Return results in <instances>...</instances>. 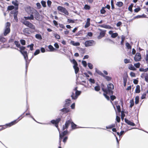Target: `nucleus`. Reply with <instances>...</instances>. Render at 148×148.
I'll list each match as a JSON object with an SVG mask.
<instances>
[{"mask_svg": "<svg viewBox=\"0 0 148 148\" xmlns=\"http://www.w3.org/2000/svg\"><path fill=\"white\" fill-rule=\"evenodd\" d=\"M26 11L28 13L34 15L35 18L37 19L39 14L38 12L33 8L30 7H27L26 9Z\"/></svg>", "mask_w": 148, "mask_h": 148, "instance_id": "f257e3e1", "label": "nucleus"}, {"mask_svg": "<svg viewBox=\"0 0 148 148\" xmlns=\"http://www.w3.org/2000/svg\"><path fill=\"white\" fill-rule=\"evenodd\" d=\"M12 3L15 6V7L14 8L13 5H10L8 6L7 10H17L18 9V1L15 0L14 1H12Z\"/></svg>", "mask_w": 148, "mask_h": 148, "instance_id": "f03ea898", "label": "nucleus"}, {"mask_svg": "<svg viewBox=\"0 0 148 148\" xmlns=\"http://www.w3.org/2000/svg\"><path fill=\"white\" fill-rule=\"evenodd\" d=\"M77 87H75L72 93L71 97L72 99H76L81 94V92L80 91L77 90Z\"/></svg>", "mask_w": 148, "mask_h": 148, "instance_id": "7ed1b4c3", "label": "nucleus"}, {"mask_svg": "<svg viewBox=\"0 0 148 148\" xmlns=\"http://www.w3.org/2000/svg\"><path fill=\"white\" fill-rule=\"evenodd\" d=\"M71 123V124L72 127L74 129L75 128L76 126V125L73 122H71L70 120H68L66 121L65 124V126H63V130H64L65 129L67 128Z\"/></svg>", "mask_w": 148, "mask_h": 148, "instance_id": "20e7f679", "label": "nucleus"}, {"mask_svg": "<svg viewBox=\"0 0 148 148\" xmlns=\"http://www.w3.org/2000/svg\"><path fill=\"white\" fill-rule=\"evenodd\" d=\"M23 117H22L18 120H17V119H16V120H15L11 122V123H10L8 124H7L6 125L3 126L2 128L1 129H0V130H2L3 129H5V128H7L8 126L10 127L11 126L15 124L16 123H17L18 121L19 120L23 118Z\"/></svg>", "mask_w": 148, "mask_h": 148, "instance_id": "39448f33", "label": "nucleus"}, {"mask_svg": "<svg viewBox=\"0 0 148 148\" xmlns=\"http://www.w3.org/2000/svg\"><path fill=\"white\" fill-rule=\"evenodd\" d=\"M20 49L21 50L20 52L24 56V58L26 61L28 59V56L27 51H24L25 49V47L23 46H21L20 47Z\"/></svg>", "mask_w": 148, "mask_h": 148, "instance_id": "423d86ee", "label": "nucleus"}, {"mask_svg": "<svg viewBox=\"0 0 148 148\" xmlns=\"http://www.w3.org/2000/svg\"><path fill=\"white\" fill-rule=\"evenodd\" d=\"M57 10L60 12L63 13L66 15H68L69 14V13L66 9L61 6H58Z\"/></svg>", "mask_w": 148, "mask_h": 148, "instance_id": "0eeeda50", "label": "nucleus"}, {"mask_svg": "<svg viewBox=\"0 0 148 148\" xmlns=\"http://www.w3.org/2000/svg\"><path fill=\"white\" fill-rule=\"evenodd\" d=\"M71 62H72L74 64L73 67L75 70V73L76 74L79 71V68L77 66V63L74 59H73L72 60H71Z\"/></svg>", "mask_w": 148, "mask_h": 148, "instance_id": "6e6552de", "label": "nucleus"}, {"mask_svg": "<svg viewBox=\"0 0 148 148\" xmlns=\"http://www.w3.org/2000/svg\"><path fill=\"white\" fill-rule=\"evenodd\" d=\"M10 23L7 22L5 24V31L4 32V35L5 36H6L10 32Z\"/></svg>", "mask_w": 148, "mask_h": 148, "instance_id": "1a4fd4ad", "label": "nucleus"}, {"mask_svg": "<svg viewBox=\"0 0 148 148\" xmlns=\"http://www.w3.org/2000/svg\"><path fill=\"white\" fill-rule=\"evenodd\" d=\"M95 42L93 40L86 41L84 43V45L86 47H88L94 46L95 44Z\"/></svg>", "mask_w": 148, "mask_h": 148, "instance_id": "9d476101", "label": "nucleus"}, {"mask_svg": "<svg viewBox=\"0 0 148 148\" xmlns=\"http://www.w3.org/2000/svg\"><path fill=\"white\" fill-rule=\"evenodd\" d=\"M58 131L59 132L60 134V138H59V143H60H60L61 141V140L62 138L66 135L67 134V132L66 131H64V132L62 133H60V130L58 128Z\"/></svg>", "mask_w": 148, "mask_h": 148, "instance_id": "9b49d317", "label": "nucleus"}, {"mask_svg": "<svg viewBox=\"0 0 148 148\" xmlns=\"http://www.w3.org/2000/svg\"><path fill=\"white\" fill-rule=\"evenodd\" d=\"M141 59V54L140 53H137L134 57V60L136 62L140 61Z\"/></svg>", "mask_w": 148, "mask_h": 148, "instance_id": "f8f14e48", "label": "nucleus"}, {"mask_svg": "<svg viewBox=\"0 0 148 148\" xmlns=\"http://www.w3.org/2000/svg\"><path fill=\"white\" fill-rule=\"evenodd\" d=\"M12 14H14V18L16 22L18 21V19L17 17V15L18 14V10H12L10 12Z\"/></svg>", "mask_w": 148, "mask_h": 148, "instance_id": "ddd939ff", "label": "nucleus"}, {"mask_svg": "<svg viewBox=\"0 0 148 148\" xmlns=\"http://www.w3.org/2000/svg\"><path fill=\"white\" fill-rule=\"evenodd\" d=\"M60 118L56 120H52L51 121V122L53 124H55V126L58 128V123H59V122L60 121Z\"/></svg>", "mask_w": 148, "mask_h": 148, "instance_id": "4468645a", "label": "nucleus"}, {"mask_svg": "<svg viewBox=\"0 0 148 148\" xmlns=\"http://www.w3.org/2000/svg\"><path fill=\"white\" fill-rule=\"evenodd\" d=\"M99 29L101 31V32L100 33L99 35L98 36L97 38L98 39H100L104 36L105 32L104 31L101 30L100 29Z\"/></svg>", "mask_w": 148, "mask_h": 148, "instance_id": "2eb2a0df", "label": "nucleus"}, {"mask_svg": "<svg viewBox=\"0 0 148 148\" xmlns=\"http://www.w3.org/2000/svg\"><path fill=\"white\" fill-rule=\"evenodd\" d=\"M108 91L110 92L111 91L112 92L111 90L113 89L114 88L113 85L111 83L107 85Z\"/></svg>", "mask_w": 148, "mask_h": 148, "instance_id": "dca6fc26", "label": "nucleus"}, {"mask_svg": "<svg viewBox=\"0 0 148 148\" xmlns=\"http://www.w3.org/2000/svg\"><path fill=\"white\" fill-rule=\"evenodd\" d=\"M109 34L111 35V37L113 38H115L118 36V34L116 33H113L112 31H110L109 32Z\"/></svg>", "mask_w": 148, "mask_h": 148, "instance_id": "f3484780", "label": "nucleus"}, {"mask_svg": "<svg viewBox=\"0 0 148 148\" xmlns=\"http://www.w3.org/2000/svg\"><path fill=\"white\" fill-rule=\"evenodd\" d=\"M90 19L89 18H88L87 19L86 24L84 26V27L85 28H87L89 27L90 25Z\"/></svg>", "mask_w": 148, "mask_h": 148, "instance_id": "a211bd4d", "label": "nucleus"}, {"mask_svg": "<svg viewBox=\"0 0 148 148\" xmlns=\"http://www.w3.org/2000/svg\"><path fill=\"white\" fill-rule=\"evenodd\" d=\"M34 15L31 14L29 16H24V18L25 20H34Z\"/></svg>", "mask_w": 148, "mask_h": 148, "instance_id": "6ab92c4d", "label": "nucleus"}, {"mask_svg": "<svg viewBox=\"0 0 148 148\" xmlns=\"http://www.w3.org/2000/svg\"><path fill=\"white\" fill-rule=\"evenodd\" d=\"M70 44L74 46H78L80 45L79 42H76L73 40H71Z\"/></svg>", "mask_w": 148, "mask_h": 148, "instance_id": "aec40b11", "label": "nucleus"}, {"mask_svg": "<svg viewBox=\"0 0 148 148\" xmlns=\"http://www.w3.org/2000/svg\"><path fill=\"white\" fill-rule=\"evenodd\" d=\"M125 122L128 125L131 126H135V124L131 122V121L126 119H125Z\"/></svg>", "mask_w": 148, "mask_h": 148, "instance_id": "412c9836", "label": "nucleus"}, {"mask_svg": "<svg viewBox=\"0 0 148 148\" xmlns=\"http://www.w3.org/2000/svg\"><path fill=\"white\" fill-rule=\"evenodd\" d=\"M102 90L104 92L106 93H104L103 94V95L108 100H109V96L106 95V94L107 93V90L106 89H104L103 88H102Z\"/></svg>", "mask_w": 148, "mask_h": 148, "instance_id": "4be33fe9", "label": "nucleus"}, {"mask_svg": "<svg viewBox=\"0 0 148 148\" xmlns=\"http://www.w3.org/2000/svg\"><path fill=\"white\" fill-rule=\"evenodd\" d=\"M29 29L28 28H26L23 30V34L25 35H27L29 34Z\"/></svg>", "mask_w": 148, "mask_h": 148, "instance_id": "5701e85b", "label": "nucleus"}, {"mask_svg": "<svg viewBox=\"0 0 148 148\" xmlns=\"http://www.w3.org/2000/svg\"><path fill=\"white\" fill-rule=\"evenodd\" d=\"M140 92V86L137 85L136 86L135 89V92L136 93H139Z\"/></svg>", "mask_w": 148, "mask_h": 148, "instance_id": "b1692460", "label": "nucleus"}, {"mask_svg": "<svg viewBox=\"0 0 148 148\" xmlns=\"http://www.w3.org/2000/svg\"><path fill=\"white\" fill-rule=\"evenodd\" d=\"M28 27H29L32 29L34 30H36V27L35 26L31 23L29 25Z\"/></svg>", "mask_w": 148, "mask_h": 148, "instance_id": "393cba45", "label": "nucleus"}, {"mask_svg": "<svg viewBox=\"0 0 148 148\" xmlns=\"http://www.w3.org/2000/svg\"><path fill=\"white\" fill-rule=\"evenodd\" d=\"M128 68L130 70H132L133 71H135L136 70V69L132 64H130Z\"/></svg>", "mask_w": 148, "mask_h": 148, "instance_id": "a878e982", "label": "nucleus"}, {"mask_svg": "<svg viewBox=\"0 0 148 148\" xmlns=\"http://www.w3.org/2000/svg\"><path fill=\"white\" fill-rule=\"evenodd\" d=\"M48 48L50 49V51H53L56 49L51 45H49L48 46Z\"/></svg>", "mask_w": 148, "mask_h": 148, "instance_id": "bb28decb", "label": "nucleus"}, {"mask_svg": "<svg viewBox=\"0 0 148 148\" xmlns=\"http://www.w3.org/2000/svg\"><path fill=\"white\" fill-rule=\"evenodd\" d=\"M23 24L24 25H25L26 26H27L28 27L30 23L29 22L26 21H25L22 22Z\"/></svg>", "mask_w": 148, "mask_h": 148, "instance_id": "cd10ccee", "label": "nucleus"}, {"mask_svg": "<svg viewBox=\"0 0 148 148\" xmlns=\"http://www.w3.org/2000/svg\"><path fill=\"white\" fill-rule=\"evenodd\" d=\"M95 71L96 73H98L99 74L103 76L104 75L99 70L97 69V68L95 69Z\"/></svg>", "mask_w": 148, "mask_h": 148, "instance_id": "c85d7f7f", "label": "nucleus"}, {"mask_svg": "<svg viewBox=\"0 0 148 148\" xmlns=\"http://www.w3.org/2000/svg\"><path fill=\"white\" fill-rule=\"evenodd\" d=\"M123 5V3L122 2H117L116 4V5L119 7L122 6Z\"/></svg>", "mask_w": 148, "mask_h": 148, "instance_id": "c756f323", "label": "nucleus"}, {"mask_svg": "<svg viewBox=\"0 0 148 148\" xmlns=\"http://www.w3.org/2000/svg\"><path fill=\"white\" fill-rule=\"evenodd\" d=\"M139 71L141 72H146L148 71V68H147L145 69H144L143 68H140L139 69Z\"/></svg>", "mask_w": 148, "mask_h": 148, "instance_id": "7c9ffc66", "label": "nucleus"}, {"mask_svg": "<svg viewBox=\"0 0 148 148\" xmlns=\"http://www.w3.org/2000/svg\"><path fill=\"white\" fill-rule=\"evenodd\" d=\"M36 38L39 39V40H41L42 39V37L39 34H36L35 35Z\"/></svg>", "mask_w": 148, "mask_h": 148, "instance_id": "2f4dec72", "label": "nucleus"}, {"mask_svg": "<svg viewBox=\"0 0 148 148\" xmlns=\"http://www.w3.org/2000/svg\"><path fill=\"white\" fill-rule=\"evenodd\" d=\"M139 97L138 96H137L135 98V103L136 104H137L139 102Z\"/></svg>", "mask_w": 148, "mask_h": 148, "instance_id": "473e14b6", "label": "nucleus"}, {"mask_svg": "<svg viewBox=\"0 0 148 148\" xmlns=\"http://www.w3.org/2000/svg\"><path fill=\"white\" fill-rule=\"evenodd\" d=\"M130 106L131 108H132L134 105V103L133 99H132L130 101Z\"/></svg>", "mask_w": 148, "mask_h": 148, "instance_id": "72a5a7b5", "label": "nucleus"}, {"mask_svg": "<svg viewBox=\"0 0 148 148\" xmlns=\"http://www.w3.org/2000/svg\"><path fill=\"white\" fill-rule=\"evenodd\" d=\"M103 76L108 81H110L111 79V77L108 76H106L104 75Z\"/></svg>", "mask_w": 148, "mask_h": 148, "instance_id": "f704fd0d", "label": "nucleus"}, {"mask_svg": "<svg viewBox=\"0 0 148 148\" xmlns=\"http://www.w3.org/2000/svg\"><path fill=\"white\" fill-rule=\"evenodd\" d=\"M94 89L95 91H98L100 90V86L98 85H97L95 87Z\"/></svg>", "mask_w": 148, "mask_h": 148, "instance_id": "c9c22d12", "label": "nucleus"}, {"mask_svg": "<svg viewBox=\"0 0 148 148\" xmlns=\"http://www.w3.org/2000/svg\"><path fill=\"white\" fill-rule=\"evenodd\" d=\"M53 35L56 39H60V36L57 34H54Z\"/></svg>", "mask_w": 148, "mask_h": 148, "instance_id": "e433bc0d", "label": "nucleus"}, {"mask_svg": "<svg viewBox=\"0 0 148 148\" xmlns=\"http://www.w3.org/2000/svg\"><path fill=\"white\" fill-rule=\"evenodd\" d=\"M84 8L86 10H89L90 8V7L87 5H85L84 7Z\"/></svg>", "mask_w": 148, "mask_h": 148, "instance_id": "4c0bfd02", "label": "nucleus"}, {"mask_svg": "<svg viewBox=\"0 0 148 148\" xmlns=\"http://www.w3.org/2000/svg\"><path fill=\"white\" fill-rule=\"evenodd\" d=\"M133 4H131V5L129 7L128 9L129 11L131 12L132 11V8L133 7Z\"/></svg>", "mask_w": 148, "mask_h": 148, "instance_id": "58836bf2", "label": "nucleus"}, {"mask_svg": "<svg viewBox=\"0 0 148 148\" xmlns=\"http://www.w3.org/2000/svg\"><path fill=\"white\" fill-rule=\"evenodd\" d=\"M88 65L89 68L90 69H92L93 68V65L90 63H88Z\"/></svg>", "mask_w": 148, "mask_h": 148, "instance_id": "ea45409f", "label": "nucleus"}, {"mask_svg": "<svg viewBox=\"0 0 148 148\" xmlns=\"http://www.w3.org/2000/svg\"><path fill=\"white\" fill-rule=\"evenodd\" d=\"M40 52V51L39 49L36 50L34 53V56H36Z\"/></svg>", "mask_w": 148, "mask_h": 148, "instance_id": "a19ab883", "label": "nucleus"}, {"mask_svg": "<svg viewBox=\"0 0 148 148\" xmlns=\"http://www.w3.org/2000/svg\"><path fill=\"white\" fill-rule=\"evenodd\" d=\"M41 3L42 5V6L44 7H46V2L45 1H41Z\"/></svg>", "mask_w": 148, "mask_h": 148, "instance_id": "79ce46f5", "label": "nucleus"}, {"mask_svg": "<svg viewBox=\"0 0 148 148\" xmlns=\"http://www.w3.org/2000/svg\"><path fill=\"white\" fill-rule=\"evenodd\" d=\"M134 66L137 68H139L140 66V63L138 62L137 63L135 64Z\"/></svg>", "mask_w": 148, "mask_h": 148, "instance_id": "37998d69", "label": "nucleus"}, {"mask_svg": "<svg viewBox=\"0 0 148 148\" xmlns=\"http://www.w3.org/2000/svg\"><path fill=\"white\" fill-rule=\"evenodd\" d=\"M71 100L70 99H67L66 101V103L65 104L67 106H68L71 102Z\"/></svg>", "mask_w": 148, "mask_h": 148, "instance_id": "c03bdc74", "label": "nucleus"}, {"mask_svg": "<svg viewBox=\"0 0 148 148\" xmlns=\"http://www.w3.org/2000/svg\"><path fill=\"white\" fill-rule=\"evenodd\" d=\"M14 43L17 47H20V45L19 43L18 42L15 41L14 42Z\"/></svg>", "mask_w": 148, "mask_h": 148, "instance_id": "a18cd8bd", "label": "nucleus"}, {"mask_svg": "<svg viewBox=\"0 0 148 148\" xmlns=\"http://www.w3.org/2000/svg\"><path fill=\"white\" fill-rule=\"evenodd\" d=\"M33 46H34V44H32L30 45H28L27 47H30V49L31 51H32L33 50Z\"/></svg>", "mask_w": 148, "mask_h": 148, "instance_id": "49530a36", "label": "nucleus"}, {"mask_svg": "<svg viewBox=\"0 0 148 148\" xmlns=\"http://www.w3.org/2000/svg\"><path fill=\"white\" fill-rule=\"evenodd\" d=\"M126 46L128 49H131V47L130 44L128 43H126Z\"/></svg>", "mask_w": 148, "mask_h": 148, "instance_id": "de8ad7c7", "label": "nucleus"}, {"mask_svg": "<svg viewBox=\"0 0 148 148\" xmlns=\"http://www.w3.org/2000/svg\"><path fill=\"white\" fill-rule=\"evenodd\" d=\"M124 62L125 63L127 64L130 62V60H128L127 59H125L124 60Z\"/></svg>", "mask_w": 148, "mask_h": 148, "instance_id": "09e8293b", "label": "nucleus"}, {"mask_svg": "<svg viewBox=\"0 0 148 148\" xmlns=\"http://www.w3.org/2000/svg\"><path fill=\"white\" fill-rule=\"evenodd\" d=\"M82 63L83 65L85 67L87 66V63L86 61H82Z\"/></svg>", "mask_w": 148, "mask_h": 148, "instance_id": "8fccbe9b", "label": "nucleus"}, {"mask_svg": "<svg viewBox=\"0 0 148 148\" xmlns=\"http://www.w3.org/2000/svg\"><path fill=\"white\" fill-rule=\"evenodd\" d=\"M124 131H121L120 132V133H119V132H117V134L119 136H121L122 134H124Z\"/></svg>", "mask_w": 148, "mask_h": 148, "instance_id": "3c124183", "label": "nucleus"}, {"mask_svg": "<svg viewBox=\"0 0 148 148\" xmlns=\"http://www.w3.org/2000/svg\"><path fill=\"white\" fill-rule=\"evenodd\" d=\"M130 75L132 77H136L135 74L133 72H131Z\"/></svg>", "mask_w": 148, "mask_h": 148, "instance_id": "603ef678", "label": "nucleus"}, {"mask_svg": "<svg viewBox=\"0 0 148 148\" xmlns=\"http://www.w3.org/2000/svg\"><path fill=\"white\" fill-rule=\"evenodd\" d=\"M104 9V8H103L100 10V12L101 14H104L105 12L106 11Z\"/></svg>", "mask_w": 148, "mask_h": 148, "instance_id": "864d4df0", "label": "nucleus"}, {"mask_svg": "<svg viewBox=\"0 0 148 148\" xmlns=\"http://www.w3.org/2000/svg\"><path fill=\"white\" fill-rule=\"evenodd\" d=\"M51 2L50 1L48 0L47 1V4L48 7H50L51 4Z\"/></svg>", "mask_w": 148, "mask_h": 148, "instance_id": "5fc2aeb1", "label": "nucleus"}, {"mask_svg": "<svg viewBox=\"0 0 148 148\" xmlns=\"http://www.w3.org/2000/svg\"><path fill=\"white\" fill-rule=\"evenodd\" d=\"M140 10V7H138L134 10V11L135 12H139Z\"/></svg>", "mask_w": 148, "mask_h": 148, "instance_id": "6e6d98bb", "label": "nucleus"}, {"mask_svg": "<svg viewBox=\"0 0 148 148\" xmlns=\"http://www.w3.org/2000/svg\"><path fill=\"white\" fill-rule=\"evenodd\" d=\"M5 40V39L3 37H0V41L4 42Z\"/></svg>", "mask_w": 148, "mask_h": 148, "instance_id": "4d7b16f0", "label": "nucleus"}, {"mask_svg": "<svg viewBox=\"0 0 148 148\" xmlns=\"http://www.w3.org/2000/svg\"><path fill=\"white\" fill-rule=\"evenodd\" d=\"M67 21H68V22H69V23H75V21L74 20H71V19H68Z\"/></svg>", "mask_w": 148, "mask_h": 148, "instance_id": "13d9d810", "label": "nucleus"}, {"mask_svg": "<svg viewBox=\"0 0 148 148\" xmlns=\"http://www.w3.org/2000/svg\"><path fill=\"white\" fill-rule=\"evenodd\" d=\"M21 42V44L23 45H24L25 44V41L24 40H20Z\"/></svg>", "mask_w": 148, "mask_h": 148, "instance_id": "bf43d9fd", "label": "nucleus"}, {"mask_svg": "<svg viewBox=\"0 0 148 148\" xmlns=\"http://www.w3.org/2000/svg\"><path fill=\"white\" fill-rule=\"evenodd\" d=\"M61 111L64 113H66L68 112V110L66 108H63L61 110Z\"/></svg>", "mask_w": 148, "mask_h": 148, "instance_id": "052dcab7", "label": "nucleus"}, {"mask_svg": "<svg viewBox=\"0 0 148 148\" xmlns=\"http://www.w3.org/2000/svg\"><path fill=\"white\" fill-rule=\"evenodd\" d=\"M146 93H144L142 95L141 97V99H143L145 98L146 96Z\"/></svg>", "mask_w": 148, "mask_h": 148, "instance_id": "680f3d73", "label": "nucleus"}, {"mask_svg": "<svg viewBox=\"0 0 148 148\" xmlns=\"http://www.w3.org/2000/svg\"><path fill=\"white\" fill-rule=\"evenodd\" d=\"M145 80L148 82V73L146 74V75L145 77Z\"/></svg>", "mask_w": 148, "mask_h": 148, "instance_id": "e2e57ef3", "label": "nucleus"}, {"mask_svg": "<svg viewBox=\"0 0 148 148\" xmlns=\"http://www.w3.org/2000/svg\"><path fill=\"white\" fill-rule=\"evenodd\" d=\"M121 118L122 120H123L124 119V118L125 116V114H124V113L122 112H121Z\"/></svg>", "mask_w": 148, "mask_h": 148, "instance_id": "0e129e2a", "label": "nucleus"}, {"mask_svg": "<svg viewBox=\"0 0 148 148\" xmlns=\"http://www.w3.org/2000/svg\"><path fill=\"white\" fill-rule=\"evenodd\" d=\"M36 5L38 9H40L41 8V5L40 3H36Z\"/></svg>", "mask_w": 148, "mask_h": 148, "instance_id": "69168bd1", "label": "nucleus"}, {"mask_svg": "<svg viewBox=\"0 0 148 148\" xmlns=\"http://www.w3.org/2000/svg\"><path fill=\"white\" fill-rule=\"evenodd\" d=\"M90 82L92 83H95V80L94 79L90 78L89 79Z\"/></svg>", "mask_w": 148, "mask_h": 148, "instance_id": "338daca9", "label": "nucleus"}, {"mask_svg": "<svg viewBox=\"0 0 148 148\" xmlns=\"http://www.w3.org/2000/svg\"><path fill=\"white\" fill-rule=\"evenodd\" d=\"M146 60L148 63V53L146 55Z\"/></svg>", "mask_w": 148, "mask_h": 148, "instance_id": "774afa93", "label": "nucleus"}]
</instances>
